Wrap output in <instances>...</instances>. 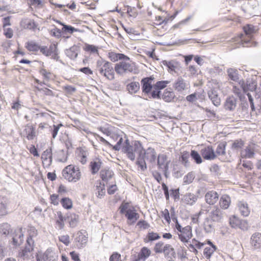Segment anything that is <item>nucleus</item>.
Segmentation results:
<instances>
[{
	"label": "nucleus",
	"instance_id": "obj_20",
	"mask_svg": "<svg viewBox=\"0 0 261 261\" xmlns=\"http://www.w3.org/2000/svg\"><path fill=\"white\" fill-rule=\"evenodd\" d=\"M255 145L250 144L246 148L242 150L241 152V156L243 158H252L254 154Z\"/></svg>",
	"mask_w": 261,
	"mask_h": 261
},
{
	"label": "nucleus",
	"instance_id": "obj_9",
	"mask_svg": "<svg viewBox=\"0 0 261 261\" xmlns=\"http://www.w3.org/2000/svg\"><path fill=\"white\" fill-rule=\"evenodd\" d=\"M34 243L33 240L28 238L25 246L19 252V256L24 259L29 258L34 250Z\"/></svg>",
	"mask_w": 261,
	"mask_h": 261
},
{
	"label": "nucleus",
	"instance_id": "obj_54",
	"mask_svg": "<svg viewBox=\"0 0 261 261\" xmlns=\"http://www.w3.org/2000/svg\"><path fill=\"white\" fill-rule=\"evenodd\" d=\"M163 64L165 66H166L168 68L169 71H175L176 66L174 64L173 62L167 61H163Z\"/></svg>",
	"mask_w": 261,
	"mask_h": 261
},
{
	"label": "nucleus",
	"instance_id": "obj_34",
	"mask_svg": "<svg viewBox=\"0 0 261 261\" xmlns=\"http://www.w3.org/2000/svg\"><path fill=\"white\" fill-rule=\"evenodd\" d=\"M175 97V94L172 90L166 89L162 95V98L166 102L171 101Z\"/></svg>",
	"mask_w": 261,
	"mask_h": 261
},
{
	"label": "nucleus",
	"instance_id": "obj_44",
	"mask_svg": "<svg viewBox=\"0 0 261 261\" xmlns=\"http://www.w3.org/2000/svg\"><path fill=\"white\" fill-rule=\"evenodd\" d=\"M26 47L29 50L32 51H37L40 49V46L38 44L33 41L28 42Z\"/></svg>",
	"mask_w": 261,
	"mask_h": 261
},
{
	"label": "nucleus",
	"instance_id": "obj_32",
	"mask_svg": "<svg viewBox=\"0 0 261 261\" xmlns=\"http://www.w3.org/2000/svg\"><path fill=\"white\" fill-rule=\"evenodd\" d=\"M77 156L80 162L82 164H85L87 162V157L88 152L86 150L82 148H79L77 151Z\"/></svg>",
	"mask_w": 261,
	"mask_h": 261
},
{
	"label": "nucleus",
	"instance_id": "obj_10",
	"mask_svg": "<svg viewBox=\"0 0 261 261\" xmlns=\"http://www.w3.org/2000/svg\"><path fill=\"white\" fill-rule=\"evenodd\" d=\"M170 161L167 160V156L164 154H159L158 156V168L162 171L165 176L167 177Z\"/></svg>",
	"mask_w": 261,
	"mask_h": 261
},
{
	"label": "nucleus",
	"instance_id": "obj_23",
	"mask_svg": "<svg viewBox=\"0 0 261 261\" xmlns=\"http://www.w3.org/2000/svg\"><path fill=\"white\" fill-rule=\"evenodd\" d=\"M126 90L129 94L137 93L140 90V84L138 82H132L126 85Z\"/></svg>",
	"mask_w": 261,
	"mask_h": 261
},
{
	"label": "nucleus",
	"instance_id": "obj_50",
	"mask_svg": "<svg viewBox=\"0 0 261 261\" xmlns=\"http://www.w3.org/2000/svg\"><path fill=\"white\" fill-rule=\"evenodd\" d=\"M190 155V154L187 151L184 152L181 155L182 161L186 167L189 166V158Z\"/></svg>",
	"mask_w": 261,
	"mask_h": 261
},
{
	"label": "nucleus",
	"instance_id": "obj_15",
	"mask_svg": "<svg viewBox=\"0 0 261 261\" xmlns=\"http://www.w3.org/2000/svg\"><path fill=\"white\" fill-rule=\"evenodd\" d=\"M201 154L204 159L208 160H214L216 157L214 150L211 146L202 148L201 150Z\"/></svg>",
	"mask_w": 261,
	"mask_h": 261
},
{
	"label": "nucleus",
	"instance_id": "obj_46",
	"mask_svg": "<svg viewBox=\"0 0 261 261\" xmlns=\"http://www.w3.org/2000/svg\"><path fill=\"white\" fill-rule=\"evenodd\" d=\"M164 251L163 252L166 255H169L170 254H174V248L169 244H166L164 247Z\"/></svg>",
	"mask_w": 261,
	"mask_h": 261
},
{
	"label": "nucleus",
	"instance_id": "obj_37",
	"mask_svg": "<svg viewBox=\"0 0 261 261\" xmlns=\"http://www.w3.org/2000/svg\"><path fill=\"white\" fill-rule=\"evenodd\" d=\"M217 247L215 245H212V247H206L204 249L203 254L205 257L209 259L214 252L216 250Z\"/></svg>",
	"mask_w": 261,
	"mask_h": 261
},
{
	"label": "nucleus",
	"instance_id": "obj_16",
	"mask_svg": "<svg viewBox=\"0 0 261 261\" xmlns=\"http://www.w3.org/2000/svg\"><path fill=\"white\" fill-rule=\"evenodd\" d=\"M229 224L232 227L244 229L246 224L245 221L241 220L235 216H232L229 218Z\"/></svg>",
	"mask_w": 261,
	"mask_h": 261
},
{
	"label": "nucleus",
	"instance_id": "obj_24",
	"mask_svg": "<svg viewBox=\"0 0 261 261\" xmlns=\"http://www.w3.org/2000/svg\"><path fill=\"white\" fill-rule=\"evenodd\" d=\"M231 203L230 197L227 195H222L219 201V205L221 208L223 210L227 209Z\"/></svg>",
	"mask_w": 261,
	"mask_h": 261
},
{
	"label": "nucleus",
	"instance_id": "obj_29",
	"mask_svg": "<svg viewBox=\"0 0 261 261\" xmlns=\"http://www.w3.org/2000/svg\"><path fill=\"white\" fill-rule=\"evenodd\" d=\"M151 254V251L147 247H143L138 254V259L145 261Z\"/></svg>",
	"mask_w": 261,
	"mask_h": 261
},
{
	"label": "nucleus",
	"instance_id": "obj_17",
	"mask_svg": "<svg viewBox=\"0 0 261 261\" xmlns=\"http://www.w3.org/2000/svg\"><path fill=\"white\" fill-rule=\"evenodd\" d=\"M205 199L207 203L210 205H213L218 201L219 195L216 191H209L206 193Z\"/></svg>",
	"mask_w": 261,
	"mask_h": 261
},
{
	"label": "nucleus",
	"instance_id": "obj_25",
	"mask_svg": "<svg viewBox=\"0 0 261 261\" xmlns=\"http://www.w3.org/2000/svg\"><path fill=\"white\" fill-rule=\"evenodd\" d=\"M197 200V196L194 194L188 193L185 195L182 201L187 204L193 205Z\"/></svg>",
	"mask_w": 261,
	"mask_h": 261
},
{
	"label": "nucleus",
	"instance_id": "obj_58",
	"mask_svg": "<svg viewBox=\"0 0 261 261\" xmlns=\"http://www.w3.org/2000/svg\"><path fill=\"white\" fill-rule=\"evenodd\" d=\"M49 51L50 52V56H57L58 54L57 45L56 44H51L48 48Z\"/></svg>",
	"mask_w": 261,
	"mask_h": 261
},
{
	"label": "nucleus",
	"instance_id": "obj_56",
	"mask_svg": "<svg viewBox=\"0 0 261 261\" xmlns=\"http://www.w3.org/2000/svg\"><path fill=\"white\" fill-rule=\"evenodd\" d=\"M242 90H243L242 89L239 88L237 86H236V85L233 86V88H232L233 92L236 95H237L240 99H241L243 96Z\"/></svg>",
	"mask_w": 261,
	"mask_h": 261
},
{
	"label": "nucleus",
	"instance_id": "obj_35",
	"mask_svg": "<svg viewBox=\"0 0 261 261\" xmlns=\"http://www.w3.org/2000/svg\"><path fill=\"white\" fill-rule=\"evenodd\" d=\"M109 58L113 62L117 61L118 60H122L123 59H128V57L122 54H116L115 53H111L109 54Z\"/></svg>",
	"mask_w": 261,
	"mask_h": 261
},
{
	"label": "nucleus",
	"instance_id": "obj_8",
	"mask_svg": "<svg viewBox=\"0 0 261 261\" xmlns=\"http://www.w3.org/2000/svg\"><path fill=\"white\" fill-rule=\"evenodd\" d=\"M239 84L244 93H246L249 91L252 92L256 89L257 87L256 80L253 78L248 79L246 83L243 80H240L239 82Z\"/></svg>",
	"mask_w": 261,
	"mask_h": 261
},
{
	"label": "nucleus",
	"instance_id": "obj_36",
	"mask_svg": "<svg viewBox=\"0 0 261 261\" xmlns=\"http://www.w3.org/2000/svg\"><path fill=\"white\" fill-rule=\"evenodd\" d=\"M113 175V171L109 169H103L100 172V176L103 180H108L112 178Z\"/></svg>",
	"mask_w": 261,
	"mask_h": 261
},
{
	"label": "nucleus",
	"instance_id": "obj_57",
	"mask_svg": "<svg viewBox=\"0 0 261 261\" xmlns=\"http://www.w3.org/2000/svg\"><path fill=\"white\" fill-rule=\"evenodd\" d=\"M147 238L148 241H152L160 239V237L157 233L150 232L148 233Z\"/></svg>",
	"mask_w": 261,
	"mask_h": 261
},
{
	"label": "nucleus",
	"instance_id": "obj_6",
	"mask_svg": "<svg viewBox=\"0 0 261 261\" xmlns=\"http://www.w3.org/2000/svg\"><path fill=\"white\" fill-rule=\"evenodd\" d=\"M123 61L117 63L115 66V70L116 73L122 75L127 72H132L134 70V66L130 63L129 58L128 60L123 59Z\"/></svg>",
	"mask_w": 261,
	"mask_h": 261
},
{
	"label": "nucleus",
	"instance_id": "obj_63",
	"mask_svg": "<svg viewBox=\"0 0 261 261\" xmlns=\"http://www.w3.org/2000/svg\"><path fill=\"white\" fill-rule=\"evenodd\" d=\"M78 221H79V217L77 216H76L75 215H74L73 216H71V219L69 222L70 226L72 227H74L77 223Z\"/></svg>",
	"mask_w": 261,
	"mask_h": 261
},
{
	"label": "nucleus",
	"instance_id": "obj_51",
	"mask_svg": "<svg viewBox=\"0 0 261 261\" xmlns=\"http://www.w3.org/2000/svg\"><path fill=\"white\" fill-rule=\"evenodd\" d=\"M8 214L7 204L6 203L2 202L0 203V215L5 216Z\"/></svg>",
	"mask_w": 261,
	"mask_h": 261
},
{
	"label": "nucleus",
	"instance_id": "obj_11",
	"mask_svg": "<svg viewBox=\"0 0 261 261\" xmlns=\"http://www.w3.org/2000/svg\"><path fill=\"white\" fill-rule=\"evenodd\" d=\"M250 245L252 250L261 251V233L257 232L252 234Z\"/></svg>",
	"mask_w": 261,
	"mask_h": 261
},
{
	"label": "nucleus",
	"instance_id": "obj_48",
	"mask_svg": "<svg viewBox=\"0 0 261 261\" xmlns=\"http://www.w3.org/2000/svg\"><path fill=\"white\" fill-rule=\"evenodd\" d=\"M170 83L168 81H159L154 84L155 88L161 90L167 87V85Z\"/></svg>",
	"mask_w": 261,
	"mask_h": 261
},
{
	"label": "nucleus",
	"instance_id": "obj_19",
	"mask_svg": "<svg viewBox=\"0 0 261 261\" xmlns=\"http://www.w3.org/2000/svg\"><path fill=\"white\" fill-rule=\"evenodd\" d=\"M237 206L242 216L245 217L249 216L250 213V208L247 202L240 201L238 203Z\"/></svg>",
	"mask_w": 261,
	"mask_h": 261
},
{
	"label": "nucleus",
	"instance_id": "obj_43",
	"mask_svg": "<svg viewBox=\"0 0 261 261\" xmlns=\"http://www.w3.org/2000/svg\"><path fill=\"white\" fill-rule=\"evenodd\" d=\"M190 155L197 164H199L202 163V159L197 151L195 150H192Z\"/></svg>",
	"mask_w": 261,
	"mask_h": 261
},
{
	"label": "nucleus",
	"instance_id": "obj_31",
	"mask_svg": "<svg viewBox=\"0 0 261 261\" xmlns=\"http://www.w3.org/2000/svg\"><path fill=\"white\" fill-rule=\"evenodd\" d=\"M236 99L233 97H229L227 98L225 108L227 110H233L236 107Z\"/></svg>",
	"mask_w": 261,
	"mask_h": 261
},
{
	"label": "nucleus",
	"instance_id": "obj_64",
	"mask_svg": "<svg viewBox=\"0 0 261 261\" xmlns=\"http://www.w3.org/2000/svg\"><path fill=\"white\" fill-rule=\"evenodd\" d=\"M137 226L140 228L147 229L149 227V224L145 221L142 220L139 221L137 223Z\"/></svg>",
	"mask_w": 261,
	"mask_h": 261
},
{
	"label": "nucleus",
	"instance_id": "obj_26",
	"mask_svg": "<svg viewBox=\"0 0 261 261\" xmlns=\"http://www.w3.org/2000/svg\"><path fill=\"white\" fill-rule=\"evenodd\" d=\"M96 194L99 198H101L106 193L105 184L101 182H98L96 185Z\"/></svg>",
	"mask_w": 261,
	"mask_h": 261
},
{
	"label": "nucleus",
	"instance_id": "obj_49",
	"mask_svg": "<svg viewBox=\"0 0 261 261\" xmlns=\"http://www.w3.org/2000/svg\"><path fill=\"white\" fill-rule=\"evenodd\" d=\"M29 237L30 239L32 240V238L36 237L38 234L37 229L34 227L30 226L28 228Z\"/></svg>",
	"mask_w": 261,
	"mask_h": 261
},
{
	"label": "nucleus",
	"instance_id": "obj_28",
	"mask_svg": "<svg viewBox=\"0 0 261 261\" xmlns=\"http://www.w3.org/2000/svg\"><path fill=\"white\" fill-rule=\"evenodd\" d=\"M34 128L32 125H27L25 126L24 130V134L29 140H32L35 137Z\"/></svg>",
	"mask_w": 261,
	"mask_h": 261
},
{
	"label": "nucleus",
	"instance_id": "obj_41",
	"mask_svg": "<svg viewBox=\"0 0 261 261\" xmlns=\"http://www.w3.org/2000/svg\"><path fill=\"white\" fill-rule=\"evenodd\" d=\"M60 24L63 26L62 29V32L63 33L72 34L74 32L77 31L76 29L71 25H67L63 23H60Z\"/></svg>",
	"mask_w": 261,
	"mask_h": 261
},
{
	"label": "nucleus",
	"instance_id": "obj_60",
	"mask_svg": "<svg viewBox=\"0 0 261 261\" xmlns=\"http://www.w3.org/2000/svg\"><path fill=\"white\" fill-rule=\"evenodd\" d=\"M59 219L57 220V224L60 228H62L64 225V218L61 213H58Z\"/></svg>",
	"mask_w": 261,
	"mask_h": 261
},
{
	"label": "nucleus",
	"instance_id": "obj_30",
	"mask_svg": "<svg viewBox=\"0 0 261 261\" xmlns=\"http://www.w3.org/2000/svg\"><path fill=\"white\" fill-rule=\"evenodd\" d=\"M228 75L230 79L234 82H239L238 71L234 68H229L227 70Z\"/></svg>",
	"mask_w": 261,
	"mask_h": 261
},
{
	"label": "nucleus",
	"instance_id": "obj_14",
	"mask_svg": "<svg viewBox=\"0 0 261 261\" xmlns=\"http://www.w3.org/2000/svg\"><path fill=\"white\" fill-rule=\"evenodd\" d=\"M153 80L154 77L150 76L144 78L141 80V83L142 85V89L143 92L148 94L151 92L153 87L152 82Z\"/></svg>",
	"mask_w": 261,
	"mask_h": 261
},
{
	"label": "nucleus",
	"instance_id": "obj_33",
	"mask_svg": "<svg viewBox=\"0 0 261 261\" xmlns=\"http://www.w3.org/2000/svg\"><path fill=\"white\" fill-rule=\"evenodd\" d=\"M101 162L99 159H96L90 163V166L92 174L96 173L99 170Z\"/></svg>",
	"mask_w": 261,
	"mask_h": 261
},
{
	"label": "nucleus",
	"instance_id": "obj_27",
	"mask_svg": "<svg viewBox=\"0 0 261 261\" xmlns=\"http://www.w3.org/2000/svg\"><path fill=\"white\" fill-rule=\"evenodd\" d=\"M98 47L94 45L89 44L88 43L85 44L83 49L88 53L93 55H98Z\"/></svg>",
	"mask_w": 261,
	"mask_h": 261
},
{
	"label": "nucleus",
	"instance_id": "obj_3",
	"mask_svg": "<svg viewBox=\"0 0 261 261\" xmlns=\"http://www.w3.org/2000/svg\"><path fill=\"white\" fill-rule=\"evenodd\" d=\"M62 175L69 182H76L80 180L82 174L78 167L69 165L63 170Z\"/></svg>",
	"mask_w": 261,
	"mask_h": 261
},
{
	"label": "nucleus",
	"instance_id": "obj_39",
	"mask_svg": "<svg viewBox=\"0 0 261 261\" xmlns=\"http://www.w3.org/2000/svg\"><path fill=\"white\" fill-rule=\"evenodd\" d=\"M195 178V174L193 172H189L183 178V182L185 185H188L192 182Z\"/></svg>",
	"mask_w": 261,
	"mask_h": 261
},
{
	"label": "nucleus",
	"instance_id": "obj_2",
	"mask_svg": "<svg viewBox=\"0 0 261 261\" xmlns=\"http://www.w3.org/2000/svg\"><path fill=\"white\" fill-rule=\"evenodd\" d=\"M119 209L120 213L125 215L127 218V223L129 225L134 224L140 217L135 207L128 203H122Z\"/></svg>",
	"mask_w": 261,
	"mask_h": 261
},
{
	"label": "nucleus",
	"instance_id": "obj_55",
	"mask_svg": "<svg viewBox=\"0 0 261 261\" xmlns=\"http://www.w3.org/2000/svg\"><path fill=\"white\" fill-rule=\"evenodd\" d=\"M243 29L245 34L248 36L251 35L254 31V27L252 25H247Z\"/></svg>",
	"mask_w": 261,
	"mask_h": 261
},
{
	"label": "nucleus",
	"instance_id": "obj_52",
	"mask_svg": "<svg viewBox=\"0 0 261 261\" xmlns=\"http://www.w3.org/2000/svg\"><path fill=\"white\" fill-rule=\"evenodd\" d=\"M164 243L162 242L157 243L154 248V250L156 253H162L164 251Z\"/></svg>",
	"mask_w": 261,
	"mask_h": 261
},
{
	"label": "nucleus",
	"instance_id": "obj_59",
	"mask_svg": "<svg viewBox=\"0 0 261 261\" xmlns=\"http://www.w3.org/2000/svg\"><path fill=\"white\" fill-rule=\"evenodd\" d=\"M59 239L60 241L64 243L66 246L68 245L70 243L69 237L68 235L61 236L59 237Z\"/></svg>",
	"mask_w": 261,
	"mask_h": 261
},
{
	"label": "nucleus",
	"instance_id": "obj_53",
	"mask_svg": "<svg viewBox=\"0 0 261 261\" xmlns=\"http://www.w3.org/2000/svg\"><path fill=\"white\" fill-rule=\"evenodd\" d=\"M10 226L8 223H4L1 225L0 231L4 234H7L9 232Z\"/></svg>",
	"mask_w": 261,
	"mask_h": 261
},
{
	"label": "nucleus",
	"instance_id": "obj_7",
	"mask_svg": "<svg viewBox=\"0 0 261 261\" xmlns=\"http://www.w3.org/2000/svg\"><path fill=\"white\" fill-rule=\"evenodd\" d=\"M174 89L180 93L188 90L190 88V83L185 80L181 76H179L173 84Z\"/></svg>",
	"mask_w": 261,
	"mask_h": 261
},
{
	"label": "nucleus",
	"instance_id": "obj_1",
	"mask_svg": "<svg viewBox=\"0 0 261 261\" xmlns=\"http://www.w3.org/2000/svg\"><path fill=\"white\" fill-rule=\"evenodd\" d=\"M123 150L128 158L132 161L135 160L136 154L138 155L136 164L142 171H144L147 168L145 158L150 163H154L156 158V153L153 148L149 147L145 151L141 144L137 141H135L134 145L131 146L129 145L127 139L125 140Z\"/></svg>",
	"mask_w": 261,
	"mask_h": 261
},
{
	"label": "nucleus",
	"instance_id": "obj_12",
	"mask_svg": "<svg viewBox=\"0 0 261 261\" xmlns=\"http://www.w3.org/2000/svg\"><path fill=\"white\" fill-rule=\"evenodd\" d=\"M179 240L183 243H186L192 237V228L188 225L185 227V229L182 230L180 233H177Z\"/></svg>",
	"mask_w": 261,
	"mask_h": 261
},
{
	"label": "nucleus",
	"instance_id": "obj_5",
	"mask_svg": "<svg viewBox=\"0 0 261 261\" xmlns=\"http://www.w3.org/2000/svg\"><path fill=\"white\" fill-rule=\"evenodd\" d=\"M37 261H57V252L52 248H48L45 252L39 251L36 255Z\"/></svg>",
	"mask_w": 261,
	"mask_h": 261
},
{
	"label": "nucleus",
	"instance_id": "obj_61",
	"mask_svg": "<svg viewBox=\"0 0 261 261\" xmlns=\"http://www.w3.org/2000/svg\"><path fill=\"white\" fill-rule=\"evenodd\" d=\"M63 125L61 123L57 125H54L53 129L52 130V136L53 138H55L58 133L59 128L61 126H62Z\"/></svg>",
	"mask_w": 261,
	"mask_h": 261
},
{
	"label": "nucleus",
	"instance_id": "obj_18",
	"mask_svg": "<svg viewBox=\"0 0 261 261\" xmlns=\"http://www.w3.org/2000/svg\"><path fill=\"white\" fill-rule=\"evenodd\" d=\"M15 234L13 237L12 244L15 247L19 246L23 241V233L22 228H19L15 230Z\"/></svg>",
	"mask_w": 261,
	"mask_h": 261
},
{
	"label": "nucleus",
	"instance_id": "obj_21",
	"mask_svg": "<svg viewBox=\"0 0 261 261\" xmlns=\"http://www.w3.org/2000/svg\"><path fill=\"white\" fill-rule=\"evenodd\" d=\"M41 159L43 166L48 167L52 162V153L51 149H46L42 154Z\"/></svg>",
	"mask_w": 261,
	"mask_h": 261
},
{
	"label": "nucleus",
	"instance_id": "obj_4",
	"mask_svg": "<svg viewBox=\"0 0 261 261\" xmlns=\"http://www.w3.org/2000/svg\"><path fill=\"white\" fill-rule=\"evenodd\" d=\"M96 66L101 74L110 80L114 79V72L111 63L101 59L97 61Z\"/></svg>",
	"mask_w": 261,
	"mask_h": 261
},
{
	"label": "nucleus",
	"instance_id": "obj_40",
	"mask_svg": "<svg viewBox=\"0 0 261 261\" xmlns=\"http://www.w3.org/2000/svg\"><path fill=\"white\" fill-rule=\"evenodd\" d=\"M63 207L66 209H70L72 206V202L69 198H63L61 201Z\"/></svg>",
	"mask_w": 261,
	"mask_h": 261
},
{
	"label": "nucleus",
	"instance_id": "obj_42",
	"mask_svg": "<svg viewBox=\"0 0 261 261\" xmlns=\"http://www.w3.org/2000/svg\"><path fill=\"white\" fill-rule=\"evenodd\" d=\"M61 32L62 31L55 26L49 30L50 35L57 38H60L61 37Z\"/></svg>",
	"mask_w": 261,
	"mask_h": 261
},
{
	"label": "nucleus",
	"instance_id": "obj_62",
	"mask_svg": "<svg viewBox=\"0 0 261 261\" xmlns=\"http://www.w3.org/2000/svg\"><path fill=\"white\" fill-rule=\"evenodd\" d=\"M25 24V27L28 29H33L35 27V24L34 21L31 20H24L23 21Z\"/></svg>",
	"mask_w": 261,
	"mask_h": 261
},
{
	"label": "nucleus",
	"instance_id": "obj_38",
	"mask_svg": "<svg viewBox=\"0 0 261 261\" xmlns=\"http://www.w3.org/2000/svg\"><path fill=\"white\" fill-rule=\"evenodd\" d=\"M40 73L43 76L44 79L47 81L54 79V75L50 72L46 70L45 69L42 68L40 70Z\"/></svg>",
	"mask_w": 261,
	"mask_h": 261
},
{
	"label": "nucleus",
	"instance_id": "obj_47",
	"mask_svg": "<svg viewBox=\"0 0 261 261\" xmlns=\"http://www.w3.org/2000/svg\"><path fill=\"white\" fill-rule=\"evenodd\" d=\"M152 91L150 92L151 93V97L153 98H161L160 93L161 90L157 88H155V85H153V87L152 88Z\"/></svg>",
	"mask_w": 261,
	"mask_h": 261
},
{
	"label": "nucleus",
	"instance_id": "obj_45",
	"mask_svg": "<svg viewBox=\"0 0 261 261\" xmlns=\"http://www.w3.org/2000/svg\"><path fill=\"white\" fill-rule=\"evenodd\" d=\"M66 54L71 59H75L78 55L74 47H71L70 48L67 49L66 50Z\"/></svg>",
	"mask_w": 261,
	"mask_h": 261
},
{
	"label": "nucleus",
	"instance_id": "obj_13",
	"mask_svg": "<svg viewBox=\"0 0 261 261\" xmlns=\"http://www.w3.org/2000/svg\"><path fill=\"white\" fill-rule=\"evenodd\" d=\"M215 85L216 86L214 88V89L210 90L208 92V95L213 103L216 106H218L220 105L221 100L220 98L218 97L216 89L219 88V86L218 84H216Z\"/></svg>",
	"mask_w": 261,
	"mask_h": 261
},
{
	"label": "nucleus",
	"instance_id": "obj_22",
	"mask_svg": "<svg viewBox=\"0 0 261 261\" xmlns=\"http://www.w3.org/2000/svg\"><path fill=\"white\" fill-rule=\"evenodd\" d=\"M223 217V213L221 210L215 207L211 212V218L216 222H219Z\"/></svg>",
	"mask_w": 261,
	"mask_h": 261
}]
</instances>
